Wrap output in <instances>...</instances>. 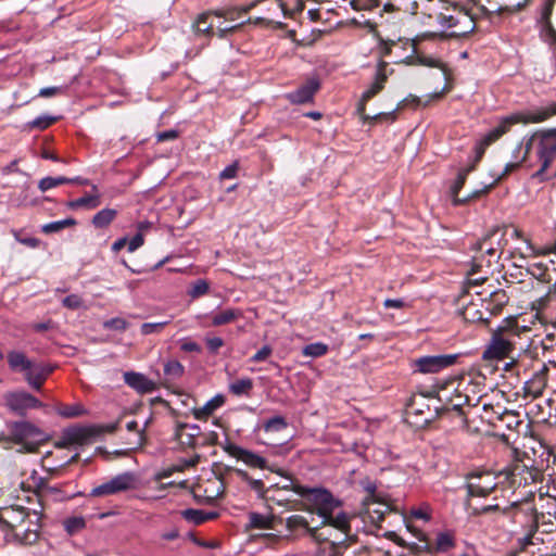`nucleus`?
<instances>
[{
  "label": "nucleus",
  "instance_id": "nucleus-41",
  "mask_svg": "<svg viewBox=\"0 0 556 556\" xmlns=\"http://www.w3.org/2000/svg\"><path fill=\"white\" fill-rule=\"evenodd\" d=\"M463 318L468 323L482 321L489 324V317H484V313L478 308V305L470 302L462 311Z\"/></svg>",
  "mask_w": 556,
  "mask_h": 556
},
{
  "label": "nucleus",
  "instance_id": "nucleus-33",
  "mask_svg": "<svg viewBox=\"0 0 556 556\" xmlns=\"http://www.w3.org/2000/svg\"><path fill=\"white\" fill-rule=\"evenodd\" d=\"M488 3H494L493 12L498 14L503 13H517L525 9L529 0H485Z\"/></svg>",
  "mask_w": 556,
  "mask_h": 556
},
{
  "label": "nucleus",
  "instance_id": "nucleus-49",
  "mask_svg": "<svg viewBox=\"0 0 556 556\" xmlns=\"http://www.w3.org/2000/svg\"><path fill=\"white\" fill-rule=\"evenodd\" d=\"M451 37H456V34H454V33L453 34H446L444 31H442V33L426 31V33L417 35L413 39H407L405 41V45H416V46H419L420 42H422L424 40H427V39H435V38L447 39V38H451Z\"/></svg>",
  "mask_w": 556,
  "mask_h": 556
},
{
  "label": "nucleus",
  "instance_id": "nucleus-55",
  "mask_svg": "<svg viewBox=\"0 0 556 556\" xmlns=\"http://www.w3.org/2000/svg\"><path fill=\"white\" fill-rule=\"evenodd\" d=\"M538 141H539V136H538V130H536L530 137H525L523 140L519 143V146L517 147L518 151L521 149L522 146L525 147V153L521 157V162L527 161L532 148L538 147Z\"/></svg>",
  "mask_w": 556,
  "mask_h": 556
},
{
  "label": "nucleus",
  "instance_id": "nucleus-19",
  "mask_svg": "<svg viewBox=\"0 0 556 556\" xmlns=\"http://www.w3.org/2000/svg\"><path fill=\"white\" fill-rule=\"evenodd\" d=\"M100 432L98 428L92 426L70 427L62 432V437L55 443V447L66 448L72 445L89 444Z\"/></svg>",
  "mask_w": 556,
  "mask_h": 556
},
{
  "label": "nucleus",
  "instance_id": "nucleus-13",
  "mask_svg": "<svg viewBox=\"0 0 556 556\" xmlns=\"http://www.w3.org/2000/svg\"><path fill=\"white\" fill-rule=\"evenodd\" d=\"M223 16L219 11H206L200 13L193 21L191 28L197 39H203L208 42L215 35L224 38L227 33L232 31L235 27H227L213 23V18Z\"/></svg>",
  "mask_w": 556,
  "mask_h": 556
},
{
  "label": "nucleus",
  "instance_id": "nucleus-48",
  "mask_svg": "<svg viewBox=\"0 0 556 556\" xmlns=\"http://www.w3.org/2000/svg\"><path fill=\"white\" fill-rule=\"evenodd\" d=\"M59 121L56 116L42 115L27 123L28 129L46 130Z\"/></svg>",
  "mask_w": 556,
  "mask_h": 556
},
{
  "label": "nucleus",
  "instance_id": "nucleus-43",
  "mask_svg": "<svg viewBox=\"0 0 556 556\" xmlns=\"http://www.w3.org/2000/svg\"><path fill=\"white\" fill-rule=\"evenodd\" d=\"M253 389V380L251 378H242L229 384V391L236 396L249 395Z\"/></svg>",
  "mask_w": 556,
  "mask_h": 556
},
{
  "label": "nucleus",
  "instance_id": "nucleus-23",
  "mask_svg": "<svg viewBox=\"0 0 556 556\" xmlns=\"http://www.w3.org/2000/svg\"><path fill=\"white\" fill-rule=\"evenodd\" d=\"M549 368L546 363H541L540 368H538L532 377L528 379L522 387L523 397L534 400L540 397L546 386H547V376Z\"/></svg>",
  "mask_w": 556,
  "mask_h": 556
},
{
  "label": "nucleus",
  "instance_id": "nucleus-34",
  "mask_svg": "<svg viewBox=\"0 0 556 556\" xmlns=\"http://www.w3.org/2000/svg\"><path fill=\"white\" fill-rule=\"evenodd\" d=\"M509 362L505 363L503 370L514 372L516 376H520L521 372H526L528 368L527 361H531V357L528 353L517 355L511 354V356H507Z\"/></svg>",
  "mask_w": 556,
  "mask_h": 556
},
{
  "label": "nucleus",
  "instance_id": "nucleus-45",
  "mask_svg": "<svg viewBox=\"0 0 556 556\" xmlns=\"http://www.w3.org/2000/svg\"><path fill=\"white\" fill-rule=\"evenodd\" d=\"M56 412L64 418H75L86 414V409L81 404H60L56 407Z\"/></svg>",
  "mask_w": 556,
  "mask_h": 556
},
{
  "label": "nucleus",
  "instance_id": "nucleus-39",
  "mask_svg": "<svg viewBox=\"0 0 556 556\" xmlns=\"http://www.w3.org/2000/svg\"><path fill=\"white\" fill-rule=\"evenodd\" d=\"M99 194H86L81 198L71 200L66 203V206L72 210L79 207L96 208L100 205Z\"/></svg>",
  "mask_w": 556,
  "mask_h": 556
},
{
  "label": "nucleus",
  "instance_id": "nucleus-44",
  "mask_svg": "<svg viewBox=\"0 0 556 556\" xmlns=\"http://www.w3.org/2000/svg\"><path fill=\"white\" fill-rule=\"evenodd\" d=\"M417 62H418V65L440 68L443 72L446 79L451 75V71H450L448 66L445 63H443L442 61H440L439 59L427 56V55L422 54L421 52H419Z\"/></svg>",
  "mask_w": 556,
  "mask_h": 556
},
{
  "label": "nucleus",
  "instance_id": "nucleus-31",
  "mask_svg": "<svg viewBox=\"0 0 556 556\" xmlns=\"http://www.w3.org/2000/svg\"><path fill=\"white\" fill-rule=\"evenodd\" d=\"M243 317V311L240 308H226L216 312L211 317V326L219 327L233 323Z\"/></svg>",
  "mask_w": 556,
  "mask_h": 556
},
{
  "label": "nucleus",
  "instance_id": "nucleus-53",
  "mask_svg": "<svg viewBox=\"0 0 556 556\" xmlns=\"http://www.w3.org/2000/svg\"><path fill=\"white\" fill-rule=\"evenodd\" d=\"M210 290V285L204 279H198L194 283H192L191 288L188 290V295L192 299H198L202 295H205Z\"/></svg>",
  "mask_w": 556,
  "mask_h": 556
},
{
  "label": "nucleus",
  "instance_id": "nucleus-29",
  "mask_svg": "<svg viewBox=\"0 0 556 556\" xmlns=\"http://www.w3.org/2000/svg\"><path fill=\"white\" fill-rule=\"evenodd\" d=\"M470 500L466 498V507L470 517L473 518H489L490 521L502 525V520L498 519V514L503 511L498 505H485L482 507H475L470 505Z\"/></svg>",
  "mask_w": 556,
  "mask_h": 556
},
{
  "label": "nucleus",
  "instance_id": "nucleus-27",
  "mask_svg": "<svg viewBox=\"0 0 556 556\" xmlns=\"http://www.w3.org/2000/svg\"><path fill=\"white\" fill-rule=\"evenodd\" d=\"M235 473L248 484L250 490L254 491L258 498L265 501L266 503L274 502L275 498L269 496L268 493L274 486L266 488L262 479L252 478L245 470L243 469H235Z\"/></svg>",
  "mask_w": 556,
  "mask_h": 556
},
{
  "label": "nucleus",
  "instance_id": "nucleus-4",
  "mask_svg": "<svg viewBox=\"0 0 556 556\" xmlns=\"http://www.w3.org/2000/svg\"><path fill=\"white\" fill-rule=\"evenodd\" d=\"M541 518H544V515L538 513L533 500L515 502L503 508V511L498 514L502 527L508 526L513 533L523 534L530 544H532V538L539 529Z\"/></svg>",
  "mask_w": 556,
  "mask_h": 556
},
{
  "label": "nucleus",
  "instance_id": "nucleus-25",
  "mask_svg": "<svg viewBox=\"0 0 556 556\" xmlns=\"http://www.w3.org/2000/svg\"><path fill=\"white\" fill-rule=\"evenodd\" d=\"M319 89V80L317 78H308L298 89L287 93L286 98L292 104L312 103Z\"/></svg>",
  "mask_w": 556,
  "mask_h": 556
},
{
  "label": "nucleus",
  "instance_id": "nucleus-3",
  "mask_svg": "<svg viewBox=\"0 0 556 556\" xmlns=\"http://www.w3.org/2000/svg\"><path fill=\"white\" fill-rule=\"evenodd\" d=\"M41 517L40 511H30L18 505L0 508V526L2 529L15 531L18 527L27 523L22 532H15V538L24 545H33L39 540Z\"/></svg>",
  "mask_w": 556,
  "mask_h": 556
},
{
  "label": "nucleus",
  "instance_id": "nucleus-64",
  "mask_svg": "<svg viewBox=\"0 0 556 556\" xmlns=\"http://www.w3.org/2000/svg\"><path fill=\"white\" fill-rule=\"evenodd\" d=\"M104 326L110 329L125 331L128 327V323L123 318H112L108 320Z\"/></svg>",
  "mask_w": 556,
  "mask_h": 556
},
{
  "label": "nucleus",
  "instance_id": "nucleus-59",
  "mask_svg": "<svg viewBox=\"0 0 556 556\" xmlns=\"http://www.w3.org/2000/svg\"><path fill=\"white\" fill-rule=\"evenodd\" d=\"M238 170H239V163H238V161H235L232 164L228 165L220 172L219 179L220 180L233 179L237 177Z\"/></svg>",
  "mask_w": 556,
  "mask_h": 556
},
{
  "label": "nucleus",
  "instance_id": "nucleus-8",
  "mask_svg": "<svg viewBox=\"0 0 556 556\" xmlns=\"http://www.w3.org/2000/svg\"><path fill=\"white\" fill-rule=\"evenodd\" d=\"M393 70H389V63L380 60L377 64L375 79L367 90H365L359 100L357 112L361 115L364 124L375 125L381 122L393 123L396 119V112L391 111L387 113H378L374 116L365 114L366 103L380 93L386 86L389 75L393 74Z\"/></svg>",
  "mask_w": 556,
  "mask_h": 556
},
{
  "label": "nucleus",
  "instance_id": "nucleus-6",
  "mask_svg": "<svg viewBox=\"0 0 556 556\" xmlns=\"http://www.w3.org/2000/svg\"><path fill=\"white\" fill-rule=\"evenodd\" d=\"M506 480L511 488L527 486L532 483L541 482L544 476L549 480H556V455H553V465H547L544 470L534 466V459L526 457L516 459L506 470Z\"/></svg>",
  "mask_w": 556,
  "mask_h": 556
},
{
  "label": "nucleus",
  "instance_id": "nucleus-56",
  "mask_svg": "<svg viewBox=\"0 0 556 556\" xmlns=\"http://www.w3.org/2000/svg\"><path fill=\"white\" fill-rule=\"evenodd\" d=\"M517 328V319L513 316H509L503 319L502 324L495 330H500L502 336L508 337L509 332L516 333Z\"/></svg>",
  "mask_w": 556,
  "mask_h": 556
},
{
  "label": "nucleus",
  "instance_id": "nucleus-22",
  "mask_svg": "<svg viewBox=\"0 0 556 556\" xmlns=\"http://www.w3.org/2000/svg\"><path fill=\"white\" fill-rule=\"evenodd\" d=\"M441 406L442 415H455L457 417V427L459 429L467 430L469 428L468 410L465 409V406L470 407L467 395L456 394L450 397L445 404L441 403Z\"/></svg>",
  "mask_w": 556,
  "mask_h": 556
},
{
  "label": "nucleus",
  "instance_id": "nucleus-37",
  "mask_svg": "<svg viewBox=\"0 0 556 556\" xmlns=\"http://www.w3.org/2000/svg\"><path fill=\"white\" fill-rule=\"evenodd\" d=\"M62 527L68 536H74L87 528V520L83 516H68L62 520Z\"/></svg>",
  "mask_w": 556,
  "mask_h": 556
},
{
  "label": "nucleus",
  "instance_id": "nucleus-24",
  "mask_svg": "<svg viewBox=\"0 0 556 556\" xmlns=\"http://www.w3.org/2000/svg\"><path fill=\"white\" fill-rule=\"evenodd\" d=\"M482 302V306L491 316H497L502 313L504 306L508 303L509 296L503 289H496L488 291L484 289L481 292H477Z\"/></svg>",
  "mask_w": 556,
  "mask_h": 556
},
{
  "label": "nucleus",
  "instance_id": "nucleus-40",
  "mask_svg": "<svg viewBox=\"0 0 556 556\" xmlns=\"http://www.w3.org/2000/svg\"><path fill=\"white\" fill-rule=\"evenodd\" d=\"M163 370L167 382H174L181 378L185 374L184 365L176 359L165 363Z\"/></svg>",
  "mask_w": 556,
  "mask_h": 556
},
{
  "label": "nucleus",
  "instance_id": "nucleus-52",
  "mask_svg": "<svg viewBox=\"0 0 556 556\" xmlns=\"http://www.w3.org/2000/svg\"><path fill=\"white\" fill-rule=\"evenodd\" d=\"M288 427V422L282 416H275L269 418L263 425V429L266 432H279Z\"/></svg>",
  "mask_w": 556,
  "mask_h": 556
},
{
  "label": "nucleus",
  "instance_id": "nucleus-35",
  "mask_svg": "<svg viewBox=\"0 0 556 556\" xmlns=\"http://www.w3.org/2000/svg\"><path fill=\"white\" fill-rule=\"evenodd\" d=\"M181 516L185 520L200 526L206 521L218 518L219 514L217 511H204L201 509L188 508L181 511Z\"/></svg>",
  "mask_w": 556,
  "mask_h": 556
},
{
  "label": "nucleus",
  "instance_id": "nucleus-28",
  "mask_svg": "<svg viewBox=\"0 0 556 556\" xmlns=\"http://www.w3.org/2000/svg\"><path fill=\"white\" fill-rule=\"evenodd\" d=\"M125 383L141 394L151 393L156 390L155 383L144 375L135 371L124 374Z\"/></svg>",
  "mask_w": 556,
  "mask_h": 556
},
{
  "label": "nucleus",
  "instance_id": "nucleus-16",
  "mask_svg": "<svg viewBox=\"0 0 556 556\" xmlns=\"http://www.w3.org/2000/svg\"><path fill=\"white\" fill-rule=\"evenodd\" d=\"M286 527L293 535L308 534L313 540L318 542L330 541L331 533L325 532V528H332V526H324L321 522L318 526L311 527L306 518L300 515H292L286 519Z\"/></svg>",
  "mask_w": 556,
  "mask_h": 556
},
{
  "label": "nucleus",
  "instance_id": "nucleus-54",
  "mask_svg": "<svg viewBox=\"0 0 556 556\" xmlns=\"http://www.w3.org/2000/svg\"><path fill=\"white\" fill-rule=\"evenodd\" d=\"M235 469L236 468L223 464L213 465V473L216 477V479L220 482L219 488L224 486V490L226 489V477L228 473L235 472Z\"/></svg>",
  "mask_w": 556,
  "mask_h": 556
},
{
  "label": "nucleus",
  "instance_id": "nucleus-51",
  "mask_svg": "<svg viewBox=\"0 0 556 556\" xmlns=\"http://www.w3.org/2000/svg\"><path fill=\"white\" fill-rule=\"evenodd\" d=\"M67 181H68L67 178L64 176H59V177L48 176V177L40 179V181L38 184V188L40 191L46 192L52 188H55V187H59L62 185H66Z\"/></svg>",
  "mask_w": 556,
  "mask_h": 556
},
{
  "label": "nucleus",
  "instance_id": "nucleus-62",
  "mask_svg": "<svg viewBox=\"0 0 556 556\" xmlns=\"http://www.w3.org/2000/svg\"><path fill=\"white\" fill-rule=\"evenodd\" d=\"M63 305L71 309H77L83 305V300L77 294H70L63 300Z\"/></svg>",
  "mask_w": 556,
  "mask_h": 556
},
{
  "label": "nucleus",
  "instance_id": "nucleus-15",
  "mask_svg": "<svg viewBox=\"0 0 556 556\" xmlns=\"http://www.w3.org/2000/svg\"><path fill=\"white\" fill-rule=\"evenodd\" d=\"M516 346L508 337L502 336L500 330H493L489 343L482 353L484 362L493 363L505 359L515 354Z\"/></svg>",
  "mask_w": 556,
  "mask_h": 556
},
{
  "label": "nucleus",
  "instance_id": "nucleus-38",
  "mask_svg": "<svg viewBox=\"0 0 556 556\" xmlns=\"http://www.w3.org/2000/svg\"><path fill=\"white\" fill-rule=\"evenodd\" d=\"M275 516H264L258 513H251L249 515V528L260 530H271L275 528Z\"/></svg>",
  "mask_w": 556,
  "mask_h": 556
},
{
  "label": "nucleus",
  "instance_id": "nucleus-1",
  "mask_svg": "<svg viewBox=\"0 0 556 556\" xmlns=\"http://www.w3.org/2000/svg\"><path fill=\"white\" fill-rule=\"evenodd\" d=\"M288 483L275 484L274 489L293 491L301 497L302 509L316 514L321 519V525L332 526L344 538L351 535V516L344 511L336 513L341 502L325 488H309L302 485L296 479L287 477Z\"/></svg>",
  "mask_w": 556,
  "mask_h": 556
},
{
  "label": "nucleus",
  "instance_id": "nucleus-63",
  "mask_svg": "<svg viewBox=\"0 0 556 556\" xmlns=\"http://www.w3.org/2000/svg\"><path fill=\"white\" fill-rule=\"evenodd\" d=\"M271 353L273 349L269 345H264L250 358V361L253 363L266 361L271 355Z\"/></svg>",
  "mask_w": 556,
  "mask_h": 556
},
{
  "label": "nucleus",
  "instance_id": "nucleus-50",
  "mask_svg": "<svg viewBox=\"0 0 556 556\" xmlns=\"http://www.w3.org/2000/svg\"><path fill=\"white\" fill-rule=\"evenodd\" d=\"M328 352V345L321 342L311 343L303 348L302 354L308 357H320Z\"/></svg>",
  "mask_w": 556,
  "mask_h": 556
},
{
  "label": "nucleus",
  "instance_id": "nucleus-61",
  "mask_svg": "<svg viewBox=\"0 0 556 556\" xmlns=\"http://www.w3.org/2000/svg\"><path fill=\"white\" fill-rule=\"evenodd\" d=\"M412 47V53L407 56H405L402 60L394 61L395 64H405L408 66L418 65L417 58H418V46L416 45H409Z\"/></svg>",
  "mask_w": 556,
  "mask_h": 556
},
{
  "label": "nucleus",
  "instance_id": "nucleus-58",
  "mask_svg": "<svg viewBox=\"0 0 556 556\" xmlns=\"http://www.w3.org/2000/svg\"><path fill=\"white\" fill-rule=\"evenodd\" d=\"M437 21L441 26L446 27V28H453V27L457 26V24L459 23V21L457 20L456 16L448 15L443 12L438 14Z\"/></svg>",
  "mask_w": 556,
  "mask_h": 556
},
{
  "label": "nucleus",
  "instance_id": "nucleus-42",
  "mask_svg": "<svg viewBox=\"0 0 556 556\" xmlns=\"http://www.w3.org/2000/svg\"><path fill=\"white\" fill-rule=\"evenodd\" d=\"M117 216V211L113 208H103L92 217V225L102 229L108 227Z\"/></svg>",
  "mask_w": 556,
  "mask_h": 556
},
{
  "label": "nucleus",
  "instance_id": "nucleus-11",
  "mask_svg": "<svg viewBox=\"0 0 556 556\" xmlns=\"http://www.w3.org/2000/svg\"><path fill=\"white\" fill-rule=\"evenodd\" d=\"M9 440L22 446L23 452L36 453L39 445L47 441L46 433L28 421L8 424Z\"/></svg>",
  "mask_w": 556,
  "mask_h": 556
},
{
  "label": "nucleus",
  "instance_id": "nucleus-30",
  "mask_svg": "<svg viewBox=\"0 0 556 556\" xmlns=\"http://www.w3.org/2000/svg\"><path fill=\"white\" fill-rule=\"evenodd\" d=\"M532 309L539 313L551 312L556 314V282L549 286L547 292L532 302Z\"/></svg>",
  "mask_w": 556,
  "mask_h": 556
},
{
  "label": "nucleus",
  "instance_id": "nucleus-57",
  "mask_svg": "<svg viewBox=\"0 0 556 556\" xmlns=\"http://www.w3.org/2000/svg\"><path fill=\"white\" fill-rule=\"evenodd\" d=\"M169 320L160 321V323H144L140 327V331L143 336L159 333L161 332L167 325Z\"/></svg>",
  "mask_w": 556,
  "mask_h": 556
},
{
  "label": "nucleus",
  "instance_id": "nucleus-46",
  "mask_svg": "<svg viewBox=\"0 0 556 556\" xmlns=\"http://www.w3.org/2000/svg\"><path fill=\"white\" fill-rule=\"evenodd\" d=\"M200 490H201L200 486L198 489L192 490L193 498L195 500V502L198 504H212L216 498L224 496V486L218 488L216 493H214V494L208 493L207 489H205L204 493L201 494V493H199Z\"/></svg>",
  "mask_w": 556,
  "mask_h": 556
},
{
  "label": "nucleus",
  "instance_id": "nucleus-5",
  "mask_svg": "<svg viewBox=\"0 0 556 556\" xmlns=\"http://www.w3.org/2000/svg\"><path fill=\"white\" fill-rule=\"evenodd\" d=\"M441 403L437 392L413 393L405 405L406 421L417 429L426 428L442 415Z\"/></svg>",
  "mask_w": 556,
  "mask_h": 556
},
{
  "label": "nucleus",
  "instance_id": "nucleus-2",
  "mask_svg": "<svg viewBox=\"0 0 556 556\" xmlns=\"http://www.w3.org/2000/svg\"><path fill=\"white\" fill-rule=\"evenodd\" d=\"M553 33L556 37V31L553 30ZM554 115H556V102L551 103L546 108L539 109L535 112H527V113L526 112H517V113H513L508 116L502 117L500 119L497 126H495L488 134H485L475 144V148H473L475 157H473L472 162L470 163V165H468L465 168H462L458 172L456 180L452 187V195L454 198V203L460 204L467 200V198L465 200L458 199L459 191L464 187L468 174H470L471 172H473L477 168V165L482 160L488 147H490L491 144L496 142L500 138H502L505 134H507L514 125H517L519 123H522V124L541 123V122L548 119L549 117H552ZM471 194H473V192ZM470 198H473V197L470 195ZM468 199H469V197H468Z\"/></svg>",
  "mask_w": 556,
  "mask_h": 556
},
{
  "label": "nucleus",
  "instance_id": "nucleus-10",
  "mask_svg": "<svg viewBox=\"0 0 556 556\" xmlns=\"http://www.w3.org/2000/svg\"><path fill=\"white\" fill-rule=\"evenodd\" d=\"M538 136L536 156L541 166L532 177L539 181H546L556 177V170L553 174L548 173L556 160V128L538 130Z\"/></svg>",
  "mask_w": 556,
  "mask_h": 556
},
{
  "label": "nucleus",
  "instance_id": "nucleus-17",
  "mask_svg": "<svg viewBox=\"0 0 556 556\" xmlns=\"http://www.w3.org/2000/svg\"><path fill=\"white\" fill-rule=\"evenodd\" d=\"M407 529L414 533L420 542L424 543L422 546L414 544L413 547L418 551H427L429 553H446L455 546V536L450 531L438 533L435 540L430 542L421 530L413 527L409 523L407 525Z\"/></svg>",
  "mask_w": 556,
  "mask_h": 556
},
{
  "label": "nucleus",
  "instance_id": "nucleus-12",
  "mask_svg": "<svg viewBox=\"0 0 556 556\" xmlns=\"http://www.w3.org/2000/svg\"><path fill=\"white\" fill-rule=\"evenodd\" d=\"M137 476L131 471H125L112 477L110 480L94 486L88 494L89 497H104L116 495L136 489Z\"/></svg>",
  "mask_w": 556,
  "mask_h": 556
},
{
  "label": "nucleus",
  "instance_id": "nucleus-36",
  "mask_svg": "<svg viewBox=\"0 0 556 556\" xmlns=\"http://www.w3.org/2000/svg\"><path fill=\"white\" fill-rule=\"evenodd\" d=\"M523 162H521V160L519 162H510V163H507L503 169V172L489 185L484 186L482 189L480 190H476L473 191V194L472 197L473 198H479L481 195H484L486 193H489L500 181H502L505 177H507L510 173L515 172L516 169H518L520 167V165L522 164Z\"/></svg>",
  "mask_w": 556,
  "mask_h": 556
},
{
  "label": "nucleus",
  "instance_id": "nucleus-14",
  "mask_svg": "<svg viewBox=\"0 0 556 556\" xmlns=\"http://www.w3.org/2000/svg\"><path fill=\"white\" fill-rule=\"evenodd\" d=\"M497 477L489 470H476L466 475L467 498L488 497L497 488Z\"/></svg>",
  "mask_w": 556,
  "mask_h": 556
},
{
  "label": "nucleus",
  "instance_id": "nucleus-60",
  "mask_svg": "<svg viewBox=\"0 0 556 556\" xmlns=\"http://www.w3.org/2000/svg\"><path fill=\"white\" fill-rule=\"evenodd\" d=\"M352 5L355 10H372L380 5V0H353Z\"/></svg>",
  "mask_w": 556,
  "mask_h": 556
},
{
  "label": "nucleus",
  "instance_id": "nucleus-7",
  "mask_svg": "<svg viewBox=\"0 0 556 556\" xmlns=\"http://www.w3.org/2000/svg\"><path fill=\"white\" fill-rule=\"evenodd\" d=\"M507 226H495L489 230L480 240L471 244L470 250L476 252L470 263L469 275L476 276L477 274L483 273V269H490L496 264L501 257L498 248H486V242L493 237H498L496 241L497 245L501 247L502 242L507 243L506 240Z\"/></svg>",
  "mask_w": 556,
  "mask_h": 556
},
{
  "label": "nucleus",
  "instance_id": "nucleus-21",
  "mask_svg": "<svg viewBox=\"0 0 556 556\" xmlns=\"http://www.w3.org/2000/svg\"><path fill=\"white\" fill-rule=\"evenodd\" d=\"M457 357V354L421 356L414 361V368L415 371L421 374H437L442 369L454 365Z\"/></svg>",
  "mask_w": 556,
  "mask_h": 556
},
{
  "label": "nucleus",
  "instance_id": "nucleus-47",
  "mask_svg": "<svg viewBox=\"0 0 556 556\" xmlns=\"http://www.w3.org/2000/svg\"><path fill=\"white\" fill-rule=\"evenodd\" d=\"M76 224H77L76 219L68 217L63 220H56V222H51V223L45 224L41 227V230L43 233L49 235V233H53V232H59L67 227H74Z\"/></svg>",
  "mask_w": 556,
  "mask_h": 556
},
{
  "label": "nucleus",
  "instance_id": "nucleus-32",
  "mask_svg": "<svg viewBox=\"0 0 556 556\" xmlns=\"http://www.w3.org/2000/svg\"><path fill=\"white\" fill-rule=\"evenodd\" d=\"M225 403V396L222 394H217L207 401L202 407L194 408L192 414L198 420H206L213 413L223 406Z\"/></svg>",
  "mask_w": 556,
  "mask_h": 556
},
{
  "label": "nucleus",
  "instance_id": "nucleus-20",
  "mask_svg": "<svg viewBox=\"0 0 556 556\" xmlns=\"http://www.w3.org/2000/svg\"><path fill=\"white\" fill-rule=\"evenodd\" d=\"M4 405L9 410L18 416H25L29 409L40 408L42 403L34 395L25 391L8 392L3 396Z\"/></svg>",
  "mask_w": 556,
  "mask_h": 556
},
{
  "label": "nucleus",
  "instance_id": "nucleus-9",
  "mask_svg": "<svg viewBox=\"0 0 556 556\" xmlns=\"http://www.w3.org/2000/svg\"><path fill=\"white\" fill-rule=\"evenodd\" d=\"M7 359L13 371L24 372L25 380L36 391H41L45 381L53 371L51 366L34 364L22 352L11 351L8 353Z\"/></svg>",
  "mask_w": 556,
  "mask_h": 556
},
{
  "label": "nucleus",
  "instance_id": "nucleus-26",
  "mask_svg": "<svg viewBox=\"0 0 556 556\" xmlns=\"http://www.w3.org/2000/svg\"><path fill=\"white\" fill-rule=\"evenodd\" d=\"M201 435V429L198 425L177 422L175 429V440L182 448H195L198 438Z\"/></svg>",
  "mask_w": 556,
  "mask_h": 556
},
{
  "label": "nucleus",
  "instance_id": "nucleus-18",
  "mask_svg": "<svg viewBox=\"0 0 556 556\" xmlns=\"http://www.w3.org/2000/svg\"><path fill=\"white\" fill-rule=\"evenodd\" d=\"M224 451L231 457H235L238 460L243 462L247 466L251 468L268 469L271 472H276L282 477H286L285 472L281 469L276 468L274 465H269L265 457L252 451L245 450L233 443H227L224 446Z\"/></svg>",
  "mask_w": 556,
  "mask_h": 556
}]
</instances>
